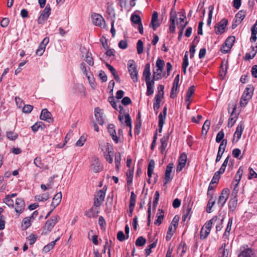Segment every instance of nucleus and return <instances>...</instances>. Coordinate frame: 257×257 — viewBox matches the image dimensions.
<instances>
[{
	"label": "nucleus",
	"mask_w": 257,
	"mask_h": 257,
	"mask_svg": "<svg viewBox=\"0 0 257 257\" xmlns=\"http://www.w3.org/2000/svg\"><path fill=\"white\" fill-rule=\"evenodd\" d=\"M186 16L183 12L176 13L173 10L170 12L169 30L171 32L174 33L175 30V23L176 22L178 28L180 29L179 37L182 35V31L187 25L185 21Z\"/></svg>",
	"instance_id": "obj_1"
},
{
	"label": "nucleus",
	"mask_w": 257,
	"mask_h": 257,
	"mask_svg": "<svg viewBox=\"0 0 257 257\" xmlns=\"http://www.w3.org/2000/svg\"><path fill=\"white\" fill-rule=\"evenodd\" d=\"M193 202L190 197H186L184 200L183 206L182 219L184 221L190 219L192 214Z\"/></svg>",
	"instance_id": "obj_2"
},
{
	"label": "nucleus",
	"mask_w": 257,
	"mask_h": 257,
	"mask_svg": "<svg viewBox=\"0 0 257 257\" xmlns=\"http://www.w3.org/2000/svg\"><path fill=\"white\" fill-rule=\"evenodd\" d=\"M59 219L60 217L58 215L53 216L50 219H49L45 224V225L43 227L42 234H47L50 232H51Z\"/></svg>",
	"instance_id": "obj_3"
},
{
	"label": "nucleus",
	"mask_w": 257,
	"mask_h": 257,
	"mask_svg": "<svg viewBox=\"0 0 257 257\" xmlns=\"http://www.w3.org/2000/svg\"><path fill=\"white\" fill-rule=\"evenodd\" d=\"M127 69L134 83L138 81V71L137 66L133 60H130L127 62Z\"/></svg>",
	"instance_id": "obj_4"
},
{
	"label": "nucleus",
	"mask_w": 257,
	"mask_h": 257,
	"mask_svg": "<svg viewBox=\"0 0 257 257\" xmlns=\"http://www.w3.org/2000/svg\"><path fill=\"white\" fill-rule=\"evenodd\" d=\"M103 167L102 164L96 157H93L91 159L90 169L95 172L97 173L102 170Z\"/></svg>",
	"instance_id": "obj_5"
},
{
	"label": "nucleus",
	"mask_w": 257,
	"mask_h": 257,
	"mask_svg": "<svg viewBox=\"0 0 257 257\" xmlns=\"http://www.w3.org/2000/svg\"><path fill=\"white\" fill-rule=\"evenodd\" d=\"M51 10L50 5L47 4L38 19V24H42L48 19L51 14Z\"/></svg>",
	"instance_id": "obj_6"
},
{
	"label": "nucleus",
	"mask_w": 257,
	"mask_h": 257,
	"mask_svg": "<svg viewBox=\"0 0 257 257\" xmlns=\"http://www.w3.org/2000/svg\"><path fill=\"white\" fill-rule=\"evenodd\" d=\"M229 194V190L224 189L222 191L217 201V204L220 207H222L227 200Z\"/></svg>",
	"instance_id": "obj_7"
},
{
	"label": "nucleus",
	"mask_w": 257,
	"mask_h": 257,
	"mask_svg": "<svg viewBox=\"0 0 257 257\" xmlns=\"http://www.w3.org/2000/svg\"><path fill=\"white\" fill-rule=\"evenodd\" d=\"M224 218L222 217L220 218L218 217L217 216H214L212 219L208 221L209 222H211V227L213 225H216V232H218L222 228V223L223 222Z\"/></svg>",
	"instance_id": "obj_8"
},
{
	"label": "nucleus",
	"mask_w": 257,
	"mask_h": 257,
	"mask_svg": "<svg viewBox=\"0 0 257 257\" xmlns=\"http://www.w3.org/2000/svg\"><path fill=\"white\" fill-rule=\"evenodd\" d=\"M228 21L226 19L222 20L215 26V32L216 34H221L224 32V30L227 25Z\"/></svg>",
	"instance_id": "obj_9"
},
{
	"label": "nucleus",
	"mask_w": 257,
	"mask_h": 257,
	"mask_svg": "<svg viewBox=\"0 0 257 257\" xmlns=\"http://www.w3.org/2000/svg\"><path fill=\"white\" fill-rule=\"evenodd\" d=\"M211 229V223L206 222L203 226L202 227L200 231V238L201 239H205L209 235Z\"/></svg>",
	"instance_id": "obj_10"
},
{
	"label": "nucleus",
	"mask_w": 257,
	"mask_h": 257,
	"mask_svg": "<svg viewBox=\"0 0 257 257\" xmlns=\"http://www.w3.org/2000/svg\"><path fill=\"white\" fill-rule=\"evenodd\" d=\"M91 17L92 22L95 25L100 27L104 26L105 21L100 15L94 14L92 15Z\"/></svg>",
	"instance_id": "obj_11"
},
{
	"label": "nucleus",
	"mask_w": 257,
	"mask_h": 257,
	"mask_svg": "<svg viewBox=\"0 0 257 257\" xmlns=\"http://www.w3.org/2000/svg\"><path fill=\"white\" fill-rule=\"evenodd\" d=\"M15 211L19 215L25 209V203L24 200L21 198H18L16 200Z\"/></svg>",
	"instance_id": "obj_12"
},
{
	"label": "nucleus",
	"mask_w": 257,
	"mask_h": 257,
	"mask_svg": "<svg viewBox=\"0 0 257 257\" xmlns=\"http://www.w3.org/2000/svg\"><path fill=\"white\" fill-rule=\"evenodd\" d=\"M49 42V39L48 37H46L43 40L36 51V55L41 56L43 54L46 48V46L48 44Z\"/></svg>",
	"instance_id": "obj_13"
},
{
	"label": "nucleus",
	"mask_w": 257,
	"mask_h": 257,
	"mask_svg": "<svg viewBox=\"0 0 257 257\" xmlns=\"http://www.w3.org/2000/svg\"><path fill=\"white\" fill-rule=\"evenodd\" d=\"M193 96V86H191L186 93L185 97L184 105L187 109H190V105L192 102L191 97Z\"/></svg>",
	"instance_id": "obj_14"
},
{
	"label": "nucleus",
	"mask_w": 257,
	"mask_h": 257,
	"mask_svg": "<svg viewBox=\"0 0 257 257\" xmlns=\"http://www.w3.org/2000/svg\"><path fill=\"white\" fill-rule=\"evenodd\" d=\"M173 167L174 165L172 163H169L167 166L165 174V184H167L172 180L173 177L171 176V172Z\"/></svg>",
	"instance_id": "obj_15"
},
{
	"label": "nucleus",
	"mask_w": 257,
	"mask_h": 257,
	"mask_svg": "<svg viewBox=\"0 0 257 257\" xmlns=\"http://www.w3.org/2000/svg\"><path fill=\"white\" fill-rule=\"evenodd\" d=\"M187 160V155L185 153L182 154L178 160V165L176 169L177 172H180L184 167Z\"/></svg>",
	"instance_id": "obj_16"
},
{
	"label": "nucleus",
	"mask_w": 257,
	"mask_h": 257,
	"mask_svg": "<svg viewBox=\"0 0 257 257\" xmlns=\"http://www.w3.org/2000/svg\"><path fill=\"white\" fill-rule=\"evenodd\" d=\"M226 144H227V140H223L221 142V144H220L219 149H218L217 155V157L216 158V160H215L216 162H218L220 160V159L222 157V156L225 151Z\"/></svg>",
	"instance_id": "obj_17"
},
{
	"label": "nucleus",
	"mask_w": 257,
	"mask_h": 257,
	"mask_svg": "<svg viewBox=\"0 0 257 257\" xmlns=\"http://www.w3.org/2000/svg\"><path fill=\"white\" fill-rule=\"evenodd\" d=\"M51 113L46 108L42 109L40 115V118L42 120H46L48 122H52L53 118L51 117Z\"/></svg>",
	"instance_id": "obj_18"
},
{
	"label": "nucleus",
	"mask_w": 257,
	"mask_h": 257,
	"mask_svg": "<svg viewBox=\"0 0 257 257\" xmlns=\"http://www.w3.org/2000/svg\"><path fill=\"white\" fill-rule=\"evenodd\" d=\"M238 257H255V253L251 248H247L242 250Z\"/></svg>",
	"instance_id": "obj_19"
},
{
	"label": "nucleus",
	"mask_w": 257,
	"mask_h": 257,
	"mask_svg": "<svg viewBox=\"0 0 257 257\" xmlns=\"http://www.w3.org/2000/svg\"><path fill=\"white\" fill-rule=\"evenodd\" d=\"M158 14L157 12L154 11L152 15L150 26H152L153 30L155 31L156 29L160 26L158 21Z\"/></svg>",
	"instance_id": "obj_20"
},
{
	"label": "nucleus",
	"mask_w": 257,
	"mask_h": 257,
	"mask_svg": "<svg viewBox=\"0 0 257 257\" xmlns=\"http://www.w3.org/2000/svg\"><path fill=\"white\" fill-rule=\"evenodd\" d=\"M108 132L111 136L112 139L116 143H118V139L116 136L114 125L113 124H109L107 126Z\"/></svg>",
	"instance_id": "obj_21"
},
{
	"label": "nucleus",
	"mask_w": 257,
	"mask_h": 257,
	"mask_svg": "<svg viewBox=\"0 0 257 257\" xmlns=\"http://www.w3.org/2000/svg\"><path fill=\"white\" fill-rule=\"evenodd\" d=\"M169 138V135L168 134L164 136L161 139V147L160 148V150L162 154H164V152L166 148H167L168 145V141Z\"/></svg>",
	"instance_id": "obj_22"
},
{
	"label": "nucleus",
	"mask_w": 257,
	"mask_h": 257,
	"mask_svg": "<svg viewBox=\"0 0 257 257\" xmlns=\"http://www.w3.org/2000/svg\"><path fill=\"white\" fill-rule=\"evenodd\" d=\"M232 111L231 113V115L229 118L228 125L229 126H232L236 120L237 117V114L235 113V110L236 109L235 105H232Z\"/></svg>",
	"instance_id": "obj_23"
},
{
	"label": "nucleus",
	"mask_w": 257,
	"mask_h": 257,
	"mask_svg": "<svg viewBox=\"0 0 257 257\" xmlns=\"http://www.w3.org/2000/svg\"><path fill=\"white\" fill-rule=\"evenodd\" d=\"M226 244L223 243L219 248L218 257H228L229 251L226 247Z\"/></svg>",
	"instance_id": "obj_24"
},
{
	"label": "nucleus",
	"mask_w": 257,
	"mask_h": 257,
	"mask_svg": "<svg viewBox=\"0 0 257 257\" xmlns=\"http://www.w3.org/2000/svg\"><path fill=\"white\" fill-rule=\"evenodd\" d=\"M253 94V90L250 87H246L241 96L242 97V99H244L245 100L249 101Z\"/></svg>",
	"instance_id": "obj_25"
},
{
	"label": "nucleus",
	"mask_w": 257,
	"mask_h": 257,
	"mask_svg": "<svg viewBox=\"0 0 257 257\" xmlns=\"http://www.w3.org/2000/svg\"><path fill=\"white\" fill-rule=\"evenodd\" d=\"M62 199V194L61 192H60L57 193L53 198L52 202L51 203V206L54 209L56 206H57L61 202Z\"/></svg>",
	"instance_id": "obj_26"
},
{
	"label": "nucleus",
	"mask_w": 257,
	"mask_h": 257,
	"mask_svg": "<svg viewBox=\"0 0 257 257\" xmlns=\"http://www.w3.org/2000/svg\"><path fill=\"white\" fill-rule=\"evenodd\" d=\"M155 161L153 160H151L148 165L147 174L149 179L147 181L149 183H150V179L152 177L154 169L155 168Z\"/></svg>",
	"instance_id": "obj_27"
},
{
	"label": "nucleus",
	"mask_w": 257,
	"mask_h": 257,
	"mask_svg": "<svg viewBox=\"0 0 257 257\" xmlns=\"http://www.w3.org/2000/svg\"><path fill=\"white\" fill-rule=\"evenodd\" d=\"M246 15V12L244 11H239L235 15V18L234 20H235V23H237L238 24H240L242 21L244 19Z\"/></svg>",
	"instance_id": "obj_28"
},
{
	"label": "nucleus",
	"mask_w": 257,
	"mask_h": 257,
	"mask_svg": "<svg viewBox=\"0 0 257 257\" xmlns=\"http://www.w3.org/2000/svg\"><path fill=\"white\" fill-rule=\"evenodd\" d=\"M101 109L98 107H96L94 109L95 117L96 119V121L100 125L103 124L104 121L103 117L100 113Z\"/></svg>",
	"instance_id": "obj_29"
},
{
	"label": "nucleus",
	"mask_w": 257,
	"mask_h": 257,
	"mask_svg": "<svg viewBox=\"0 0 257 257\" xmlns=\"http://www.w3.org/2000/svg\"><path fill=\"white\" fill-rule=\"evenodd\" d=\"M237 205V197L231 198L228 202V208L230 211L233 212Z\"/></svg>",
	"instance_id": "obj_30"
},
{
	"label": "nucleus",
	"mask_w": 257,
	"mask_h": 257,
	"mask_svg": "<svg viewBox=\"0 0 257 257\" xmlns=\"http://www.w3.org/2000/svg\"><path fill=\"white\" fill-rule=\"evenodd\" d=\"M143 77L145 78V81L149 80L151 76L150 65L149 63H147L145 67L143 73Z\"/></svg>",
	"instance_id": "obj_31"
},
{
	"label": "nucleus",
	"mask_w": 257,
	"mask_h": 257,
	"mask_svg": "<svg viewBox=\"0 0 257 257\" xmlns=\"http://www.w3.org/2000/svg\"><path fill=\"white\" fill-rule=\"evenodd\" d=\"M106 145L107 148L106 149V151L108 152V154L105 155V158L109 163H112L113 159L112 156L110 155V153L111 152L112 148V146L108 143H106Z\"/></svg>",
	"instance_id": "obj_32"
},
{
	"label": "nucleus",
	"mask_w": 257,
	"mask_h": 257,
	"mask_svg": "<svg viewBox=\"0 0 257 257\" xmlns=\"http://www.w3.org/2000/svg\"><path fill=\"white\" fill-rule=\"evenodd\" d=\"M243 128H244V126L242 123H240L237 125L236 129V131L234 134V138L236 137L237 138L236 141H237L241 138Z\"/></svg>",
	"instance_id": "obj_33"
},
{
	"label": "nucleus",
	"mask_w": 257,
	"mask_h": 257,
	"mask_svg": "<svg viewBox=\"0 0 257 257\" xmlns=\"http://www.w3.org/2000/svg\"><path fill=\"white\" fill-rule=\"evenodd\" d=\"M60 237H57L55 240L51 241L50 243L45 245L43 249V251L46 253L51 250L56 244V241L59 239Z\"/></svg>",
	"instance_id": "obj_34"
},
{
	"label": "nucleus",
	"mask_w": 257,
	"mask_h": 257,
	"mask_svg": "<svg viewBox=\"0 0 257 257\" xmlns=\"http://www.w3.org/2000/svg\"><path fill=\"white\" fill-rule=\"evenodd\" d=\"M209 196L210 197V198L208 201V204L207 205V209H206V211L208 213L211 212L212 208L213 206L214 205V204H215V200H216L215 197H214L212 195Z\"/></svg>",
	"instance_id": "obj_35"
},
{
	"label": "nucleus",
	"mask_w": 257,
	"mask_h": 257,
	"mask_svg": "<svg viewBox=\"0 0 257 257\" xmlns=\"http://www.w3.org/2000/svg\"><path fill=\"white\" fill-rule=\"evenodd\" d=\"M98 211L95 210L93 207H91L89 210L86 211L85 215L90 218H94L97 216Z\"/></svg>",
	"instance_id": "obj_36"
},
{
	"label": "nucleus",
	"mask_w": 257,
	"mask_h": 257,
	"mask_svg": "<svg viewBox=\"0 0 257 257\" xmlns=\"http://www.w3.org/2000/svg\"><path fill=\"white\" fill-rule=\"evenodd\" d=\"M235 38L234 36H231L228 37L225 40L224 44L227 46L228 50H230L235 42Z\"/></svg>",
	"instance_id": "obj_37"
},
{
	"label": "nucleus",
	"mask_w": 257,
	"mask_h": 257,
	"mask_svg": "<svg viewBox=\"0 0 257 257\" xmlns=\"http://www.w3.org/2000/svg\"><path fill=\"white\" fill-rule=\"evenodd\" d=\"M232 221H233V218L232 217L230 218L229 219V220H228V223L227 225V227L225 229V231L223 234V237H225V238L228 237V236L230 233V231L231 230Z\"/></svg>",
	"instance_id": "obj_38"
},
{
	"label": "nucleus",
	"mask_w": 257,
	"mask_h": 257,
	"mask_svg": "<svg viewBox=\"0 0 257 257\" xmlns=\"http://www.w3.org/2000/svg\"><path fill=\"white\" fill-rule=\"evenodd\" d=\"M31 217H28L23 219L22 223L23 229H27L31 225Z\"/></svg>",
	"instance_id": "obj_39"
},
{
	"label": "nucleus",
	"mask_w": 257,
	"mask_h": 257,
	"mask_svg": "<svg viewBox=\"0 0 257 257\" xmlns=\"http://www.w3.org/2000/svg\"><path fill=\"white\" fill-rule=\"evenodd\" d=\"M49 198V195L48 193H44L41 195H38L35 197V199L39 201H45Z\"/></svg>",
	"instance_id": "obj_40"
},
{
	"label": "nucleus",
	"mask_w": 257,
	"mask_h": 257,
	"mask_svg": "<svg viewBox=\"0 0 257 257\" xmlns=\"http://www.w3.org/2000/svg\"><path fill=\"white\" fill-rule=\"evenodd\" d=\"M105 191L106 190L104 189V187L102 190L98 191L96 198L100 200V201L103 202L105 196Z\"/></svg>",
	"instance_id": "obj_41"
},
{
	"label": "nucleus",
	"mask_w": 257,
	"mask_h": 257,
	"mask_svg": "<svg viewBox=\"0 0 257 257\" xmlns=\"http://www.w3.org/2000/svg\"><path fill=\"white\" fill-rule=\"evenodd\" d=\"M159 212L157 213V219L155 221V224H160L163 220L164 217V212L162 210L159 209L158 210Z\"/></svg>",
	"instance_id": "obj_42"
},
{
	"label": "nucleus",
	"mask_w": 257,
	"mask_h": 257,
	"mask_svg": "<svg viewBox=\"0 0 257 257\" xmlns=\"http://www.w3.org/2000/svg\"><path fill=\"white\" fill-rule=\"evenodd\" d=\"M121 161V155L119 152H116L115 154V169L116 170H118L119 165L120 164Z\"/></svg>",
	"instance_id": "obj_43"
},
{
	"label": "nucleus",
	"mask_w": 257,
	"mask_h": 257,
	"mask_svg": "<svg viewBox=\"0 0 257 257\" xmlns=\"http://www.w3.org/2000/svg\"><path fill=\"white\" fill-rule=\"evenodd\" d=\"M188 66V52H186L185 56L183 58V62L182 64V69L184 73H186V68Z\"/></svg>",
	"instance_id": "obj_44"
},
{
	"label": "nucleus",
	"mask_w": 257,
	"mask_h": 257,
	"mask_svg": "<svg viewBox=\"0 0 257 257\" xmlns=\"http://www.w3.org/2000/svg\"><path fill=\"white\" fill-rule=\"evenodd\" d=\"M210 121L208 120H206L203 126H202V134L203 135H206L207 132H208V131L209 128V126H210Z\"/></svg>",
	"instance_id": "obj_45"
},
{
	"label": "nucleus",
	"mask_w": 257,
	"mask_h": 257,
	"mask_svg": "<svg viewBox=\"0 0 257 257\" xmlns=\"http://www.w3.org/2000/svg\"><path fill=\"white\" fill-rule=\"evenodd\" d=\"M32 131L36 132L39 130V128L43 130L44 128V124L42 122H37L31 127Z\"/></svg>",
	"instance_id": "obj_46"
},
{
	"label": "nucleus",
	"mask_w": 257,
	"mask_h": 257,
	"mask_svg": "<svg viewBox=\"0 0 257 257\" xmlns=\"http://www.w3.org/2000/svg\"><path fill=\"white\" fill-rule=\"evenodd\" d=\"M85 61L90 65L93 66L94 64L93 59L92 57V54L90 52H87L85 56Z\"/></svg>",
	"instance_id": "obj_47"
},
{
	"label": "nucleus",
	"mask_w": 257,
	"mask_h": 257,
	"mask_svg": "<svg viewBox=\"0 0 257 257\" xmlns=\"http://www.w3.org/2000/svg\"><path fill=\"white\" fill-rule=\"evenodd\" d=\"M146 242V239L143 236H139L136 241V245L137 246H142Z\"/></svg>",
	"instance_id": "obj_48"
},
{
	"label": "nucleus",
	"mask_w": 257,
	"mask_h": 257,
	"mask_svg": "<svg viewBox=\"0 0 257 257\" xmlns=\"http://www.w3.org/2000/svg\"><path fill=\"white\" fill-rule=\"evenodd\" d=\"M160 79H161L160 77H157L156 75H153V79L152 80H151V79L150 78L149 80L146 81V85L154 87L155 80H158Z\"/></svg>",
	"instance_id": "obj_49"
},
{
	"label": "nucleus",
	"mask_w": 257,
	"mask_h": 257,
	"mask_svg": "<svg viewBox=\"0 0 257 257\" xmlns=\"http://www.w3.org/2000/svg\"><path fill=\"white\" fill-rule=\"evenodd\" d=\"M131 20L132 22L136 24H139L142 23L141 17L138 15L133 14L131 16Z\"/></svg>",
	"instance_id": "obj_50"
},
{
	"label": "nucleus",
	"mask_w": 257,
	"mask_h": 257,
	"mask_svg": "<svg viewBox=\"0 0 257 257\" xmlns=\"http://www.w3.org/2000/svg\"><path fill=\"white\" fill-rule=\"evenodd\" d=\"M4 202L7 204L10 207H13L14 206V201L11 198H10V195H7L6 196L4 200Z\"/></svg>",
	"instance_id": "obj_51"
},
{
	"label": "nucleus",
	"mask_w": 257,
	"mask_h": 257,
	"mask_svg": "<svg viewBox=\"0 0 257 257\" xmlns=\"http://www.w3.org/2000/svg\"><path fill=\"white\" fill-rule=\"evenodd\" d=\"M126 177L127 185H131L133 182V172L131 170H128L126 173Z\"/></svg>",
	"instance_id": "obj_52"
},
{
	"label": "nucleus",
	"mask_w": 257,
	"mask_h": 257,
	"mask_svg": "<svg viewBox=\"0 0 257 257\" xmlns=\"http://www.w3.org/2000/svg\"><path fill=\"white\" fill-rule=\"evenodd\" d=\"M86 140V136L82 135L76 142V146L78 147L82 146Z\"/></svg>",
	"instance_id": "obj_53"
},
{
	"label": "nucleus",
	"mask_w": 257,
	"mask_h": 257,
	"mask_svg": "<svg viewBox=\"0 0 257 257\" xmlns=\"http://www.w3.org/2000/svg\"><path fill=\"white\" fill-rule=\"evenodd\" d=\"M222 174V173L219 172V171L216 172L213 177V178L211 180V182L213 184H217L219 180L220 175Z\"/></svg>",
	"instance_id": "obj_54"
},
{
	"label": "nucleus",
	"mask_w": 257,
	"mask_h": 257,
	"mask_svg": "<svg viewBox=\"0 0 257 257\" xmlns=\"http://www.w3.org/2000/svg\"><path fill=\"white\" fill-rule=\"evenodd\" d=\"M137 52L139 54L143 53L144 48L143 43L141 40H139L137 42Z\"/></svg>",
	"instance_id": "obj_55"
},
{
	"label": "nucleus",
	"mask_w": 257,
	"mask_h": 257,
	"mask_svg": "<svg viewBox=\"0 0 257 257\" xmlns=\"http://www.w3.org/2000/svg\"><path fill=\"white\" fill-rule=\"evenodd\" d=\"M187 246L184 242H181L178 247V250L181 252V255H183L186 250Z\"/></svg>",
	"instance_id": "obj_56"
},
{
	"label": "nucleus",
	"mask_w": 257,
	"mask_h": 257,
	"mask_svg": "<svg viewBox=\"0 0 257 257\" xmlns=\"http://www.w3.org/2000/svg\"><path fill=\"white\" fill-rule=\"evenodd\" d=\"M224 136V134L222 131H219L216 136V142L218 143H220L221 141H222L223 140V138Z\"/></svg>",
	"instance_id": "obj_57"
},
{
	"label": "nucleus",
	"mask_w": 257,
	"mask_h": 257,
	"mask_svg": "<svg viewBox=\"0 0 257 257\" xmlns=\"http://www.w3.org/2000/svg\"><path fill=\"white\" fill-rule=\"evenodd\" d=\"M158 117H159V132L160 133H161L162 130V127H163V126L164 123V118H163V117H162V113H160L159 114Z\"/></svg>",
	"instance_id": "obj_58"
},
{
	"label": "nucleus",
	"mask_w": 257,
	"mask_h": 257,
	"mask_svg": "<svg viewBox=\"0 0 257 257\" xmlns=\"http://www.w3.org/2000/svg\"><path fill=\"white\" fill-rule=\"evenodd\" d=\"M179 218H180L178 215H175L171 223V225H173V227H174V230H176V227L178 225Z\"/></svg>",
	"instance_id": "obj_59"
},
{
	"label": "nucleus",
	"mask_w": 257,
	"mask_h": 257,
	"mask_svg": "<svg viewBox=\"0 0 257 257\" xmlns=\"http://www.w3.org/2000/svg\"><path fill=\"white\" fill-rule=\"evenodd\" d=\"M7 137L10 140L14 141L18 138V135L12 132L7 133Z\"/></svg>",
	"instance_id": "obj_60"
},
{
	"label": "nucleus",
	"mask_w": 257,
	"mask_h": 257,
	"mask_svg": "<svg viewBox=\"0 0 257 257\" xmlns=\"http://www.w3.org/2000/svg\"><path fill=\"white\" fill-rule=\"evenodd\" d=\"M125 238H126V236L123 233L122 231H119L117 234V239L120 241H124Z\"/></svg>",
	"instance_id": "obj_61"
},
{
	"label": "nucleus",
	"mask_w": 257,
	"mask_h": 257,
	"mask_svg": "<svg viewBox=\"0 0 257 257\" xmlns=\"http://www.w3.org/2000/svg\"><path fill=\"white\" fill-rule=\"evenodd\" d=\"M33 106L31 105H25L23 108V111L24 113H30L33 110Z\"/></svg>",
	"instance_id": "obj_62"
},
{
	"label": "nucleus",
	"mask_w": 257,
	"mask_h": 257,
	"mask_svg": "<svg viewBox=\"0 0 257 257\" xmlns=\"http://www.w3.org/2000/svg\"><path fill=\"white\" fill-rule=\"evenodd\" d=\"M177 89L178 87L173 86L171 89V92L170 94V97L171 98H174L177 96Z\"/></svg>",
	"instance_id": "obj_63"
},
{
	"label": "nucleus",
	"mask_w": 257,
	"mask_h": 257,
	"mask_svg": "<svg viewBox=\"0 0 257 257\" xmlns=\"http://www.w3.org/2000/svg\"><path fill=\"white\" fill-rule=\"evenodd\" d=\"M164 65H165V62L163 60H162L159 58L157 59V60L156 61V67H157V68L163 69Z\"/></svg>",
	"instance_id": "obj_64"
}]
</instances>
